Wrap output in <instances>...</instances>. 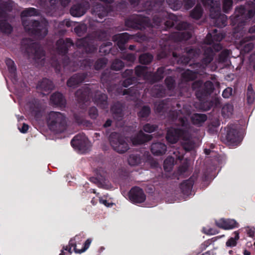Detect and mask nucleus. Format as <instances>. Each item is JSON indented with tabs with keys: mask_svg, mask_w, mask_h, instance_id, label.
Segmentation results:
<instances>
[{
	"mask_svg": "<svg viewBox=\"0 0 255 255\" xmlns=\"http://www.w3.org/2000/svg\"><path fill=\"white\" fill-rule=\"evenodd\" d=\"M165 0H147L143 4V10L149 15H153L152 23L149 18L141 14H133L125 20V26L134 29L142 30L146 27L153 28L159 31H167L175 27L181 31L189 28L190 24L185 21L177 23V17L169 14L164 10Z\"/></svg>",
	"mask_w": 255,
	"mask_h": 255,
	"instance_id": "nucleus-1",
	"label": "nucleus"
},
{
	"mask_svg": "<svg viewBox=\"0 0 255 255\" xmlns=\"http://www.w3.org/2000/svg\"><path fill=\"white\" fill-rule=\"evenodd\" d=\"M57 49L59 54L61 55V60H58L55 57L51 59V66L55 68L56 73H60L62 67L70 71H74L79 65L70 60L66 55L69 48L74 46V43L70 38H60L56 42Z\"/></svg>",
	"mask_w": 255,
	"mask_h": 255,
	"instance_id": "nucleus-2",
	"label": "nucleus"
},
{
	"mask_svg": "<svg viewBox=\"0 0 255 255\" xmlns=\"http://www.w3.org/2000/svg\"><path fill=\"white\" fill-rule=\"evenodd\" d=\"M176 125L182 128H170L168 129L166 135L167 141L172 144L176 143L179 138L186 139L189 137V123L185 117H180L177 120Z\"/></svg>",
	"mask_w": 255,
	"mask_h": 255,
	"instance_id": "nucleus-3",
	"label": "nucleus"
},
{
	"mask_svg": "<svg viewBox=\"0 0 255 255\" xmlns=\"http://www.w3.org/2000/svg\"><path fill=\"white\" fill-rule=\"evenodd\" d=\"M205 7L210 9V16L215 26L222 28L227 24V16L221 13L220 0H202Z\"/></svg>",
	"mask_w": 255,
	"mask_h": 255,
	"instance_id": "nucleus-4",
	"label": "nucleus"
},
{
	"mask_svg": "<svg viewBox=\"0 0 255 255\" xmlns=\"http://www.w3.org/2000/svg\"><path fill=\"white\" fill-rule=\"evenodd\" d=\"M255 14V3L253 1L247 2L245 5L236 8L233 20V24L244 25L247 20L253 17Z\"/></svg>",
	"mask_w": 255,
	"mask_h": 255,
	"instance_id": "nucleus-5",
	"label": "nucleus"
},
{
	"mask_svg": "<svg viewBox=\"0 0 255 255\" xmlns=\"http://www.w3.org/2000/svg\"><path fill=\"white\" fill-rule=\"evenodd\" d=\"M106 33L104 30H99L95 32L94 36L96 39L88 36L77 40L76 42V46L83 48L87 54H93L97 52L98 44L97 39L105 40Z\"/></svg>",
	"mask_w": 255,
	"mask_h": 255,
	"instance_id": "nucleus-6",
	"label": "nucleus"
},
{
	"mask_svg": "<svg viewBox=\"0 0 255 255\" xmlns=\"http://www.w3.org/2000/svg\"><path fill=\"white\" fill-rule=\"evenodd\" d=\"M22 24L26 32L37 38L42 39L47 34L46 25L38 20L27 18L22 19Z\"/></svg>",
	"mask_w": 255,
	"mask_h": 255,
	"instance_id": "nucleus-7",
	"label": "nucleus"
},
{
	"mask_svg": "<svg viewBox=\"0 0 255 255\" xmlns=\"http://www.w3.org/2000/svg\"><path fill=\"white\" fill-rule=\"evenodd\" d=\"M13 4V2L11 0L0 3V31L4 34H9L13 31L12 25L7 21L8 12L12 11Z\"/></svg>",
	"mask_w": 255,
	"mask_h": 255,
	"instance_id": "nucleus-8",
	"label": "nucleus"
},
{
	"mask_svg": "<svg viewBox=\"0 0 255 255\" xmlns=\"http://www.w3.org/2000/svg\"><path fill=\"white\" fill-rule=\"evenodd\" d=\"M47 125L51 130L62 132L67 128L66 117L59 112L51 111L47 116Z\"/></svg>",
	"mask_w": 255,
	"mask_h": 255,
	"instance_id": "nucleus-9",
	"label": "nucleus"
},
{
	"mask_svg": "<svg viewBox=\"0 0 255 255\" xmlns=\"http://www.w3.org/2000/svg\"><path fill=\"white\" fill-rule=\"evenodd\" d=\"M21 48L29 57L35 59H41L45 56V51L37 42L30 38H23L21 42Z\"/></svg>",
	"mask_w": 255,
	"mask_h": 255,
	"instance_id": "nucleus-10",
	"label": "nucleus"
},
{
	"mask_svg": "<svg viewBox=\"0 0 255 255\" xmlns=\"http://www.w3.org/2000/svg\"><path fill=\"white\" fill-rule=\"evenodd\" d=\"M203 86V82L201 80L194 81L192 85L194 90L197 89L196 96L199 100H204L205 98L210 95L214 90V85L210 81H206Z\"/></svg>",
	"mask_w": 255,
	"mask_h": 255,
	"instance_id": "nucleus-11",
	"label": "nucleus"
},
{
	"mask_svg": "<svg viewBox=\"0 0 255 255\" xmlns=\"http://www.w3.org/2000/svg\"><path fill=\"white\" fill-rule=\"evenodd\" d=\"M109 141L114 150L120 153H125L129 148L125 137L119 133H111L109 136Z\"/></svg>",
	"mask_w": 255,
	"mask_h": 255,
	"instance_id": "nucleus-12",
	"label": "nucleus"
},
{
	"mask_svg": "<svg viewBox=\"0 0 255 255\" xmlns=\"http://www.w3.org/2000/svg\"><path fill=\"white\" fill-rule=\"evenodd\" d=\"M204 57L199 62L191 63V68H199L204 74L205 73L206 67L213 60L215 53L211 47L204 49Z\"/></svg>",
	"mask_w": 255,
	"mask_h": 255,
	"instance_id": "nucleus-13",
	"label": "nucleus"
},
{
	"mask_svg": "<svg viewBox=\"0 0 255 255\" xmlns=\"http://www.w3.org/2000/svg\"><path fill=\"white\" fill-rule=\"evenodd\" d=\"M222 137L227 143L232 145H237L241 142L239 131L237 126L234 124H230L227 126L226 132L222 136Z\"/></svg>",
	"mask_w": 255,
	"mask_h": 255,
	"instance_id": "nucleus-14",
	"label": "nucleus"
},
{
	"mask_svg": "<svg viewBox=\"0 0 255 255\" xmlns=\"http://www.w3.org/2000/svg\"><path fill=\"white\" fill-rule=\"evenodd\" d=\"M88 139L83 133L76 135L71 140L72 147L80 151H85L87 149Z\"/></svg>",
	"mask_w": 255,
	"mask_h": 255,
	"instance_id": "nucleus-15",
	"label": "nucleus"
},
{
	"mask_svg": "<svg viewBox=\"0 0 255 255\" xmlns=\"http://www.w3.org/2000/svg\"><path fill=\"white\" fill-rule=\"evenodd\" d=\"M130 201L133 203H141L145 201L146 195L143 190L137 186L133 187L128 192Z\"/></svg>",
	"mask_w": 255,
	"mask_h": 255,
	"instance_id": "nucleus-16",
	"label": "nucleus"
},
{
	"mask_svg": "<svg viewBox=\"0 0 255 255\" xmlns=\"http://www.w3.org/2000/svg\"><path fill=\"white\" fill-rule=\"evenodd\" d=\"M30 112L34 119L39 120L42 116L43 108L40 100L34 99L29 102Z\"/></svg>",
	"mask_w": 255,
	"mask_h": 255,
	"instance_id": "nucleus-17",
	"label": "nucleus"
},
{
	"mask_svg": "<svg viewBox=\"0 0 255 255\" xmlns=\"http://www.w3.org/2000/svg\"><path fill=\"white\" fill-rule=\"evenodd\" d=\"M90 8V3L88 1H83L73 4L70 8V14L75 17L83 15Z\"/></svg>",
	"mask_w": 255,
	"mask_h": 255,
	"instance_id": "nucleus-18",
	"label": "nucleus"
},
{
	"mask_svg": "<svg viewBox=\"0 0 255 255\" xmlns=\"http://www.w3.org/2000/svg\"><path fill=\"white\" fill-rule=\"evenodd\" d=\"M71 1V0H49L50 5L45 8L47 15L56 16L57 15L58 4L65 7Z\"/></svg>",
	"mask_w": 255,
	"mask_h": 255,
	"instance_id": "nucleus-19",
	"label": "nucleus"
},
{
	"mask_svg": "<svg viewBox=\"0 0 255 255\" xmlns=\"http://www.w3.org/2000/svg\"><path fill=\"white\" fill-rule=\"evenodd\" d=\"M113 10L112 7L111 6L109 7L105 6L101 3H97L92 6L91 13L95 16L100 18H103L106 16L110 11Z\"/></svg>",
	"mask_w": 255,
	"mask_h": 255,
	"instance_id": "nucleus-20",
	"label": "nucleus"
},
{
	"mask_svg": "<svg viewBox=\"0 0 255 255\" xmlns=\"http://www.w3.org/2000/svg\"><path fill=\"white\" fill-rule=\"evenodd\" d=\"M86 72L78 73L73 75L67 81V86L73 89L77 88L87 78Z\"/></svg>",
	"mask_w": 255,
	"mask_h": 255,
	"instance_id": "nucleus-21",
	"label": "nucleus"
},
{
	"mask_svg": "<svg viewBox=\"0 0 255 255\" xmlns=\"http://www.w3.org/2000/svg\"><path fill=\"white\" fill-rule=\"evenodd\" d=\"M216 225L219 228L224 230H232L238 228L239 223L234 219L222 218L215 221Z\"/></svg>",
	"mask_w": 255,
	"mask_h": 255,
	"instance_id": "nucleus-22",
	"label": "nucleus"
},
{
	"mask_svg": "<svg viewBox=\"0 0 255 255\" xmlns=\"http://www.w3.org/2000/svg\"><path fill=\"white\" fill-rule=\"evenodd\" d=\"M92 95L91 89L88 86L83 87L75 93V96L79 103H85L89 101Z\"/></svg>",
	"mask_w": 255,
	"mask_h": 255,
	"instance_id": "nucleus-23",
	"label": "nucleus"
},
{
	"mask_svg": "<svg viewBox=\"0 0 255 255\" xmlns=\"http://www.w3.org/2000/svg\"><path fill=\"white\" fill-rule=\"evenodd\" d=\"M50 103L55 107H65L66 105V100L62 93L56 92L50 96Z\"/></svg>",
	"mask_w": 255,
	"mask_h": 255,
	"instance_id": "nucleus-24",
	"label": "nucleus"
},
{
	"mask_svg": "<svg viewBox=\"0 0 255 255\" xmlns=\"http://www.w3.org/2000/svg\"><path fill=\"white\" fill-rule=\"evenodd\" d=\"M54 88V85L53 82L46 78H43L41 81H39L37 85L36 89L37 90L40 91L42 93L46 92L50 93ZM45 94V93H43Z\"/></svg>",
	"mask_w": 255,
	"mask_h": 255,
	"instance_id": "nucleus-25",
	"label": "nucleus"
},
{
	"mask_svg": "<svg viewBox=\"0 0 255 255\" xmlns=\"http://www.w3.org/2000/svg\"><path fill=\"white\" fill-rule=\"evenodd\" d=\"M94 103L102 109H106L108 108V96L106 94L101 92H96L93 98Z\"/></svg>",
	"mask_w": 255,
	"mask_h": 255,
	"instance_id": "nucleus-26",
	"label": "nucleus"
},
{
	"mask_svg": "<svg viewBox=\"0 0 255 255\" xmlns=\"http://www.w3.org/2000/svg\"><path fill=\"white\" fill-rule=\"evenodd\" d=\"M152 138V135L145 134L142 131H140L136 135L131 137V141L133 145H137L151 140Z\"/></svg>",
	"mask_w": 255,
	"mask_h": 255,
	"instance_id": "nucleus-27",
	"label": "nucleus"
},
{
	"mask_svg": "<svg viewBox=\"0 0 255 255\" xmlns=\"http://www.w3.org/2000/svg\"><path fill=\"white\" fill-rule=\"evenodd\" d=\"M81 236L80 235H76L74 239H72L69 241L70 246L73 247L74 251L76 253L81 254L85 252L90 247L92 241L91 239H88L85 242L84 246L80 249L77 248L76 241L80 240Z\"/></svg>",
	"mask_w": 255,
	"mask_h": 255,
	"instance_id": "nucleus-28",
	"label": "nucleus"
},
{
	"mask_svg": "<svg viewBox=\"0 0 255 255\" xmlns=\"http://www.w3.org/2000/svg\"><path fill=\"white\" fill-rule=\"evenodd\" d=\"M132 35L127 32H124L116 34L114 36L113 39L117 42V45L119 48L123 50L125 49V45L128 40L131 38Z\"/></svg>",
	"mask_w": 255,
	"mask_h": 255,
	"instance_id": "nucleus-29",
	"label": "nucleus"
},
{
	"mask_svg": "<svg viewBox=\"0 0 255 255\" xmlns=\"http://www.w3.org/2000/svg\"><path fill=\"white\" fill-rule=\"evenodd\" d=\"M111 110L115 120L121 121L123 120L124 116L123 106L120 102L115 103L112 106Z\"/></svg>",
	"mask_w": 255,
	"mask_h": 255,
	"instance_id": "nucleus-30",
	"label": "nucleus"
},
{
	"mask_svg": "<svg viewBox=\"0 0 255 255\" xmlns=\"http://www.w3.org/2000/svg\"><path fill=\"white\" fill-rule=\"evenodd\" d=\"M194 71L186 70L181 75L182 78L185 81H193L197 78V76L203 75V73L199 68H193Z\"/></svg>",
	"mask_w": 255,
	"mask_h": 255,
	"instance_id": "nucleus-31",
	"label": "nucleus"
},
{
	"mask_svg": "<svg viewBox=\"0 0 255 255\" xmlns=\"http://www.w3.org/2000/svg\"><path fill=\"white\" fill-rule=\"evenodd\" d=\"M150 150L154 155L160 156L165 153L167 146L161 142H154L151 145Z\"/></svg>",
	"mask_w": 255,
	"mask_h": 255,
	"instance_id": "nucleus-32",
	"label": "nucleus"
},
{
	"mask_svg": "<svg viewBox=\"0 0 255 255\" xmlns=\"http://www.w3.org/2000/svg\"><path fill=\"white\" fill-rule=\"evenodd\" d=\"M217 32V30L215 29L213 30V34L208 33L205 39V42L208 45H211L213 42H220L224 38V35Z\"/></svg>",
	"mask_w": 255,
	"mask_h": 255,
	"instance_id": "nucleus-33",
	"label": "nucleus"
},
{
	"mask_svg": "<svg viewBox=\"0 0 255 255\" xmlns=\"http://www.w3.org/2000/svg\"><path fill=\"white\" fill-rule=\"evenodd\" d=\"M194 184V180L192 177L184 180L180 183L179 186L182 193L184 195H189L191 193Z\"/></svg>",
	"mask_w": 255,
	"mask_h": 255,
	"instance_id": "nucleus-34",
	"label": "nucleus"
},
{
	"mask_svg": "<svg viewBox=\"0 0 255 255\" xmlns=\"http://www.w3.org/2000/svg\"><path fill=\"white\" fill-rule=\"evenodd\" d=\"M151 95L155 98H163L166 96L167 91L162 85H154L151 90Z\"/></svg>",
	"mask_w": 255,
	"mask_h": 255,
	"instance_id": "nucleus-35",
	"label": "nucleus"
},
{
	"mask_svg": "<svg viewBox=\"0 0 255 255\" xmlns=\"http://www.w3.org/2000/svg\"><path fill=\"white\" fill-rule=\"evenodd\" d=\"M165 72V67H160L156 72L150 76V79L152 83H155L161 81L164 77Z\"/></svg>",
	"mask_w": 255,
	"mask_h": 255,
	"instance_id": "nucleus-36",
	"label": "nucleus"
},
{
	"mask_svg": "<svg viewBox=\"0 0 255 255\" xmlns=\"http://www.w3.org/2000/svg\"><path fill=\"white\" fill-rule=\"evenodd\" d=\"M192 36V34L190 32L183 31L174 32L172 35V37L177 41H182L183 40L186 41L189 40Z\"/></svg>",
	"mask_w": 255,
	"mask_h": 255,
	"instance_id": "nucleus-37",
	"label": "nucleus"
},
{
	"mask_svg": "<svg viewBox=\"0 0 255 255\" xmlns=\"http://www.w3.org/2000/svg\"><path fill=\"white\" fill-rule=\"evenodd\" d=\"M207 119V117L203 114H194L191 118L192 123L195 125H201Z\"/></svg>",
	"mask_w": 255,
	"mask_h": 255,
	"instance_id": "nucleus-38",
	"label": "nucleus"
},
{
	"mask_svg": "<svg viewBox=\"0 0 255 255\" xmlns=\"http://www.w3.org/2000/svg\"><path fill=\"white\" fill-rule=\"evenodd\" d=\"M203 12V9L201 5L199 4H197L190 11V16L193 19L198 20L202 17Z\"/></svg>",
	"mask_w": 255,
	"mask_h": 255,
	"instance_id": "nucleus-39",
	"label": "nucleus"
},
{
	"mask_svg": "<svg viewBox=\"0 0 255 255\" xmlns=\"http://www.w3.org/2000/svg\"><path fill=\"white\" fill-rule=\"evenodd\" d=\"M40 14V12L39 10L34 8V7H29L27 8H25L23 10L21 13V16L22 17H28V16H38Z\"/></svg>",
	"mask_w": 255,
	"mask_h": 255,
	"instance_id": "nucleus-40",
	"label": "nucleus"
},
{
	"mask_svg": "<svg viewBox=\"0 0 255 255\" xmlns=\"http://www.w3.org/2000/svg\"><path fill=\"white\" fill-rule=\"evenodd\" d=\"M153 58V56L148 53H143L139 57V62L143 65H147L151 62Z\"/></svg>",
	"mask_w": 255,
	"mask_h": 255,
	"instance_id": "nucleus-41",
	"label": "nucleus"
},
{
	"mask_svg": "<svg viewBox=\"0 0 255 255\" xmlns=\"http://www.w3.org/2000/svg\"><path fill=\"white\" fill-rule=\"evenodd\" d=\"M128 162L131 166H135L140 163L141 157L139 154H131L129 156Z\"/></svg>",
	"mask_w": 255,
	"mask_h": 255,
	"instance_id": "nucleus-42",
	"label": "nucleus"
},
{
	"mask_svg": "<svg viewBox=\"0 0 255 255\" xmlns=\"http://www.w3.org/2000/svg\"><path fill=\"white\" fill-rule=\"evenodd\" d=\"M255 99V93L253 90L252 85L249 84L247 91V100L248 104H253Z\"/></svg>",
	"mask_w": 255,
	"mask_h": 255,
	"instance_id": "nucleus-43",
	"label": "nucleus"
},
{
	"mask_svg": "<svg viewBox=\"0 0 255 255\" xmlns=\"http://www.w3.org/2000/svg\"><path fill=\"white\" fill-rule=\"evenodd\" d=\"M234 107L232 104H225L222 109V114L226 118H229L233 114Z\"/></svg>",
	"mask_w": 255,
	"mask_h": 255,
	"instance_id": "nucleus-44",
	"label": "nucleus"
},
{
	"mask_svg": "<svg viewBox=\"0 0 255 255\" xmlns=\"http://www.w3.org/2000/svg\"><path fill=\"white\" fill-rule=\"evenodd\" d=\"M165 84L169 91L173 90L176 86L175 80L172 76H167L164 80Z\"/></svg>",
	"mask_w": 255,
	"mask_h": 255,
	"instance_id": "nucleus-45",
	"label": "nucleus"
},
{
	"mask_svg": "<svg viewBox=\"0 0 255 255\" xmlns=\"http://www.w3.org/2000/svg\"><path fill=\"white\" fill-rule=\"evenodd\" d=\"M187 55L190 58V59L197 57L200 54L199 49L193 47H187L185 49Z\"/></svg>",
	"mask_w": 255,
	"mask_h": 255,
	"instance_id": "nucleus-46",
	"label": "nucleus"
},
{
	"mask_svg": "<svg viewBox=\"0 0 255 255\" xmlns=\"http://www.w3.org/2000/svg\"><path fill=\"white\" fill-rule=\"evenodd\" d=\"M5 64L7 67L8 72L11 74L15 75L16 72V67L14 62L10 58H6L5 59Z\"/></svg>",
	"mask_w": 255,
	"mask_h": 255,
	"instance_id": "nucleus-47",
	"label": "nucleus"
},
{
	"mask_svg": "<svg viewBox=\"0 0 255 255\" xmlns=\"http://www.w3.org/2000/svg\"><path fill=\"white\" fill-rule=\"evenodd\" d=\"M166 1L170 8L175 10L179 9L183 4L180 0H166Z\"/></svg>",
	"mask_w": 255,
	"mask_h": 255,
	"instance_id": "nucleus-48",
	"label": "nucleus"
},
{
	"mask_svg": "<svg viewBox=\"0 0 255 255\" xmlns=\"http://www.w3.org/2000/svg\"><path fill=\"white\" fill-rule=\"evenodd\" d=\"M189 138L188 137L186 139H183L184 141L182 143V147L186 152L192 150L195 147L194 142L191 140H188Z\"/></svg>",
	"mask_w": 255,
	"mask_h": 255,
	"instance_id": "nucleus-49",
	"label": "nucleus"
},
{
	"mask_svg": "<svg viewBox=\"0 0 255 255\" xmlns=\"http://www.w3.org/2000/svg\"><path fill=\"white\" fill-rule=\"evenodd\" d=\"M151 110L148 106H144L138 112L137 115L140 118H146L150 115Z\"/></svg>",
	"mask_w": 255,
	"mask_h": 255,
	"instance_id": "nucleus-50",
	"label": "nucleus"
},
{
	"mask_svg": "<svg viewBox=\"0 0 255 255\" xmlns=\"http://www.w3.org/2000/svg\"><path fill=\"white\" fill-rule=\"evenodd\" d=\"M107 62L108 60L105 58H100L98 59L94 64V69L96 70H99L104 68L106 66Z\"/></svg>",
	"mask_w": 255,
	"mask_h": 255,
	"instance_id": "nucleus-51",
	"label": "nucleus"
},
{
	"mask_svg": "<svg viewBox=\"0 0 255 255\" xmlns=\"http://www.w3.org/2000/svg\"><path fill=\"white\" fill-rule=\"evenodd\" d=\"M147 72V67L138 65L135 68V74L137 77H141L146 75Z\"/></svg>",
	"mask_w": 255,
	"mask_h": 255,
	"instance_id": "nucleus-52",
	"label": "nucleus"
},
{
	"mask_svg": "<svg viewBox=\"0 0 255 255\" xmlns=\"http://www.w3.org/2000/svg\"><path fill=\"white\" fill-rule=\"evenodd\" d=\"M235 237H231L226 242V246L228 247H235L237 244V241L239 239V233L238 231L234 232Z\"/></svg>",
	"mask_w": 255,
	"mask_h": 255,
	"instance_id": "nucleus-53",
	"label": "nucleus"
},
{
	"mask_svg": "<svg viewBox=\"0 0 255 255\" xmlns=\"http://www.w3.org/2000/svg\"><path fill=\"white\" fill-rule=\"evenodd\" d=\"M125 66L124 63L121 60L116 59L111 65V69L115 71L121 70Z\"/></svg>",
	"mask_w": 255,
	"mask_h": 255,
	"instance_id": "nucleus-54",
	"label": "nucleus"
},
{
	"mask_svg": "<svg viewBox=\"0 0 255 255\" xmlns=\"http://www.w3.org/2000/svg\"><path fill=\"white\" fill-rule=\"evenodd\" d=\"M230 54V51L229 50L224 49L222 51L219 55V61L222 63L226 62L228 59Z\"/></svg>",
	"mask_w": 255,
	"mask_h": 255,
	"instance_id": "nucleus-55",
	"label": "nucleus"
},
{
	"mask_svg": "<svg viewBox=\"0 0 255 255\" xmlns=\"http://www.w3.org/2000/svg\"><path fill=\"white\" fill-rule=\"evenodd\" d=\"M158 127L155 124L147 123L143 126V130L148 133H151L157 130Z\"/></svg>",
	"mask_w": 255,
	"mask_h": 255,
	"instance_id": "nucleus-56",
	"label": "nucleus"
},
{
	"mask_svg": "<svg viewBox=\"0 0 255 255\" xmlns=\"http://www.w3.org/2000/svg\"><path fill=\"white\" fill-rule=\"evenodd\" d=\"M233 0H223V10L228 13L233 6Z\"/></svg>",
	"mask_w": 255,
	"mask_h": 255,
	"instance_id": "nucleus-57",
	"label": "nucleus"
},
{
	"mask_svg": "<svg viewBox=\"0 0 255 255\" xmlns=\"http://www.w3.org/2000/svg\"><path fill=\"white\" fill-rule=\"evenodd\" d=\"M174 159L172 157H168L164 161L163 167L165 170H167L168 169H170L172 168L173 165Z\"/></svg>",
	"mask_w": 255,
	"mask_h": 255,
	"instance_id": "nucleus-58",
	"label": "nucleus"
},
{
	"mask_svg": "<svg viewBox=\"0 0 255 255\" xmlns=\"http://www.w3.org/2000/svg\"><path fill=\"white\" fill-rule=\"evenodd\" d=\"M137 79L135 77H130L128 78H125V79L123 81L122 85L125 87H128L129 86L135 83Z\"/></svg>",
	"mask_w": 255,
	"mask_h": 255,
	"instance_id": "nucleus-59",
	"label": "nucleus"
},
{
	"mask_svg": "<svg viewBox=\"0 0 255 255\" xmlns=\"http://www.w3.org/2000/svg\"><path fill=\"white\" fill-rule=\"evenodd\" d=\"M87 31V27L85 25H80L76 26L74 31L79 36H82Z\"/></svg>",
	"mask_w": 255,
	"mask_h": 255,
	"instance_id": "nucleus-60",
	"label": "nucleus"
},
{
	"mask_svg": "<svg viewBox=\"0 0 255 255\" xmlns=\"http://www.w3.org/2000/svg\"><path fill=\"white\" fill-rule=\"evenodd\" d=\"M74 118L76 123H77L79 125H85L87 123H88L87 121L85 120L82 116H81L79 114H74Z\"/></svg>",
	"mask_w": 255,
	"mask_h": 255,
	"instance_id": "nucleus-61",
	"label": "nucleus"
},
{
	"mask_svg": "<svg viewBox=\"0 0 255 255\" xmlns=\"http://www.w3.org/2000/svg\"><path fill=\"white\" fill-rule=\"evenodd\" d=\"M191 60L190 58L187 55H182L179 57L177 62L178 63L186 65L188 64L190 65L191 63H190Z\"/></svg>",
	"mask_w": 255,
	"mask_h": 255,
	"instance_id": "nucleus-62",
	"label": "nucleus"
},
{
	"mask_svg": "<svg viewBox=\"0 0 255 255\" xmlns=\"http://www.w3.org/2000/svg\"><path fill=\"white\" fill-rule=\"evenodd\" d=\"M93 65V60L87 59H84L81 63V66L85 69H91Z\"/></svg>",
	"mask_w": 255,
	"mask_h": 255,
	"instance_id": "nucleus-63",
	"label": "nucleus"
},
{
	"mask_svg": "<svg viewBox=\"0 0 255 255\" xmlns=\"http://www.w3.org/2000/svg\"><path fill=\"white\" fill-rule=\"evenodd\" d=\"M155 109L157 113H161L165 108V103L163 101L156 102L154 104Z\"/></svg>",
	"mask_w": 255,
	"mask_h": 255,
	"instance_id": "nucleus-64",
	"label": "nucleus"
}]
</instances>
